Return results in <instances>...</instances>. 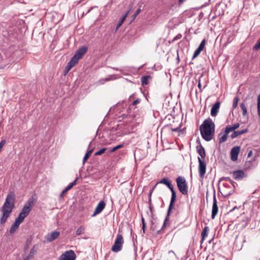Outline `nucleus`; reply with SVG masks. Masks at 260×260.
I'll use <instances>...</instances> for the list:
<instances>
[{
	"instance_id": "11",
	"label": "nucleus",
	"mask_w": 260,
	"mask_h": 260,
	"mask_svg": "<svg viewBox=\"0 0 260 260\" xmlns=\"http://www.w3.org/2000/svg\"><path fill=\"white\" fill-rule=\"evenodd\" d=\"M240 151V146H235L233 147L231 150V158L233 161L237 160L238 154Z\"/></svg>"
},
{
	"instance_id": "16",
	"label": "nucleus",
	"mask_w": 260,
	"mask_h": 260,
	"mask_svg": "<svg viewBox=\"0 0 260 260\" xmlns=\"http://www.w3.org/2000/svg\"><path fill=\"white\" fill-rule=\"evenodd\" d=\"M233 174L234 178L236 180H241L245 176V174L242 170L234 171Z\"/></svg>"
},
{
	"instance_id": "23",
	"label": "nucleus",
	"mask_w": 260,
	"mask_h": 260,
	"mask_svg": "<svg viewBox=\"0 0 260 260\" xmlns=\"http://www.w3.org/2000/svg\"><path fill=\"white\" fill-rule=\"evenodd\" d=\"M240 126V124L239 123H235L233 126L228 125L226 127V133H230L232 131H235L237 128H238Z\"/></svg>"
},
{
	"instance_id": "44",
	"label": "nucleus",
	"mask_w": 260,
	"mask_h": 260,
	"mask_svg": "<svg viewBox=\"0 0 260 260\" xmlns=\"http://www.w3.org/2000/svg\"><path fill=\"white\" fill-rule=\"evenodd\" d=\"M140 101H141V100L140 99H137V100H136L134 101H133V102L132 103V104L133 106L136 105L137 104H139L140 102Z\"/></svg>"
},
{
	"instance_id": "36",
	"label": "nucleus",
	"mask_w": 260,
	"mask_h": 260,
	"mask_svg": "<svg viewBox=\"0 0 260 260\" xmlns=\"http://www.w3.org/2000/svg\"><path fill=\"white\" fill-rule=\"evenodd\" d=\"M252 202L253 205V208H257L258 209L260 206V204L259 203V200L253 199Z\"/></svg>"
},
{
	"instance_id": "18",
	"label": "nucleus",
	"mask_w": 260,
	"mask_h": 260,
	"mask_svg": "<svg viewBox=\"0 0 260 260\" xmlns=\"http://www.w3.org/2000/svg\"><path fill=\"white\" fill-rule=\"evenodd\" d=\"M131 11V8L129 9V10H127V11L125 13V14L123 16V17L119 20L118 24H117L116 28L115 29V31H117L118 29L121 26L122 23H123L124 21L128 16V14L129 13L130 11Z\"/></svg>"
},
{
	"instance_id": "42",
	"label": "nucleus",
	"mask_w": 260,
	"mask_h": 260,
	"mask_svg": "<svg viewBox=\"0 0 260 260\" xmlns=\"http://www.w3.org/2000/svg\"><path fill=\"white\" fill-rule=\"evenodd\" d=\"M141 10L140 8H139L135 13V14L133 15V19H135L136 17L138 16V15L140 13Z\"/></svg>"
},
{
	"instance_id": "19",
	"label": "nucleus",
	"mask_w": 260,
	"mask_h": 260,
	"mask_svg": "<svg viewBox=\"0 0 260 260\" xmlns=\"http://www.w3.org/2000/svg\"><path fill=\"white\" fill-rule=\"evenodd\" d=\"M229 133H226V128L225 127V131H224V134H222V133H220L219 134V143L221 144L223 142H224L226 141L228 137V134Z\"/></svg>"
},
{
	"instance_id": "4",
	"label": "nucleus",
	"mask_w": 260,
	"mask_h": 260,
	"mask_svg": "<svg viewBox=\"0 0 260 260\" xmlns=\"http://www.w3.org/2000/svg\"><path fill=\"white\" fill-rule=\"evenodd\" d=\"M176 183L179 191L183 194L187 195L188 193V187L187 183L184 177L179 176L176 178Z\"/></svg>"
},
{
	"instance_id": "21",
	"label": "nucleus",
	"mask_w": 260,
	"mask_h": 260,
	"mask_svg": "<svg viewBox=\"0 0 260 260\" xmlns=\"http://www.w3.org/2000/svg\"><path fill=\"white\" fill-rule=\"evenodd\" d=\"M231 135V137L232 139H234L237 137L238 136L245 134L248 132V129L247 128L244 129L241 131H235Z\"/></svg>"
},
{
	"instance_id": "35",
	"label": "nucleus",
	"mask_w": 260,
	"mask_h": 260,
	"mask_svg": "<svg viewBox=\"0 0 260 260\" xmlns=\"http://www.w3.org/2000/svg\"><path fill=\"white\" fill-rule=\"evenodd\" d=\"M106 150H107L106 148H103L100 149V150H99L98 151L94 153V155L97 156V155H102L103 153H104L105 152V151Z\"/></svg>"
},
{
	"instance_id": "20",
	"label": "nucleus",
	"mask_w": 260,
	"mask_h": 260,
	"mask_svg": "<svg viewBox=\"0 0 260 260\" xmlns=\"http://www.w3.org/2000/svg\"><path fill=\"white\" fill-rule=\"evenodd\" d=\"M77 63L71 59L70 61L68 62L67 66L64 69V74H67L69 71L74 67H75Z\"/></svg>"
},
{
	"instance_id": "25",
	"label": "nucleus",
	"mask_w": 260,
	"mask_h": 260,
	"mask_svg": "<svg viewBox=\"0 0 260 260\" xmlns=\"http://www.w3.org/2000/svg\"><path fill=\"white\" fill-rule=\"evenodd\" d=\"M150 78V76H144L141 77V83L142 85H147L149 83L148 79Z\"/></svg>"
},
{
	"instance_id": "49",
	"label": "nucleus",
	"mask_w": 260,
	"mask_h": 260,
	"mask_svg": "<svg viewBox=\"0 0 260 260\" xmlns=\"http://www.w3.org/2000/svg\"><path fill=\"white\" fill-rule=\"evenodd\" d=\"M257 192V190H255V191L253 192V193H252V197H251V198H253V199L255 198V194Z\"/></svg>"
},
{
	"instance_id": "59",
	"label": "nucleus",
	"mask_w": 260,
	"mask_h": 260,
	"mask_svg": "<svg viewBox=\"0 0 260 260\" xmlns=\"http://www.w3.org/2000/svg\"><path fill=\"white\" fill-rule=\"evenodd\" d=\"M235 208H236V207H235V208H234L233 209L231 210H230V212H232L233 210H234Z\"/></svg>"
},
{
	"instance_id": "13",
	"label": "nucleus",
	"mask_w": 260,
	"mask_h": 260,
	"mask_svg": "<svg viewBox=\"0 0 260 260\" xmlns=\"http://www.w3.org/2000/svg\"><path fill=\"white\" fill-rule=\"evenodd\" d=\"M60 235V233L57 231H53L46 236L47 242H51L56 239Z\"/></svg>"
},
{
	"instance_id": "3",
	"label": "nucleus",
	"mask_w": 260,
	"mask_h": 260,
	"mask_svg": "<svg viewBox=\"0 0 260 260\" xmlns=\"http://www.w3.org/2000/svg\"><path fill=\"white\" fill-rule=\"evenodd\" d=\"M16 196L14 192H10L7 196L5 202L1 208L13 211L15 208Z\"/></svg>"
},
{
	"instance_id": "5",
	"label": "nucleus",
	"mask_w": 260,
	"mask_h": 260,
	"mask_svg": "<svg viewBox=\"0 0 260 260\" xmlns=\"http://www.w3.org/2000/svg\"><path fill=\"white\" fill-rule=\"evenodd\" d=\"M124 243V240L121 234H117L114 244L112 247L111 250L115 252H118L122 249Z\"/></svg>"
},
{
	"instance_id": "54",
	"label": "nucleus",
	"mask_w": 260,
	"mask_h": 260,
	"mask_svg": "<svg viewBox=\"0 0 260 260\" xmlns=\"http://www.w3.org/2000/svg\"><path fill=\"white\" fill-rule=\"evenodd\" d=\"M145 226H142V230L143 231V233H145Z\"/></svg>"
},
{
	"instance_id": "24",
	"label": "nucleus",
	"mask_w": 260,
	"mask_h": 260,
	"mask_svg": "<svg viewBox=\"0 0 260 260\" xmlns=\"http://www.w3.org/2000/svg\"><path fill=\"white\" fill-rule=\"evenodd\" d=\"M209 227L208 226H205L203 231L202 232V233H201V236H202V239H201V242H203V241L204 240V239H205V238L207 236V235H208V232L209 231Z\"/></svg>"
},
{
	"instance_id": "10",
	"label": "nucleus",
	"mask_w": 260,
	"mask_h": 260,
	"mask_svg": "<svg viewBox=\"0 0 260 260\" xmlns=\"http://www.w3.org/2000/svg\"><path fill=\"white\" fill-rule=\"evenodd\" d=\"M1 211L2 215L0 219V223L3 225L6 223L12 211L3 208H1Z\"/></svg>"
},
{
	"instance_id": "37",
	"label": "nucleus",
	"mask_w": 260,
	"mask_h": 260,
	"mask_svg": "<svg viewBox=\"0 0 260 260\" xmlns=\"http://www.w3.org/2000/svg\"><path fill=\"white\" fill-rule=\"evenodd\" d=\"M260 49V39L257 40L256 44L254 46L253 49L257 50Z\"/></svg>"
},
{
	"instance_id": "34",
	"label": "nucleus",
	"mask_w": 260,
	"mask_h": 260,
	"mask_svg": "<svg viewBox=\"0 0 260 260\" xmlns=\"http://www.w3.org/2000/svg\"><path fill=\"white\" fill-rule=\"evenodd\" d=\"M257 114L260 117V94L257 95Z\"/></svg>"
},
{
	"instance_id": "41",
	"label": "nucleus",
	"mask_w": 260,
	"mask_h": 260,
	"mask_svg": "<svg viewBox=\"0 0 260 260\" xmlns=\"http://www.w3.org/2000/svg\"><path fill=\"white\" fill-rule=\"evenodd\" d=\"M155 187V186H154L152 188V189L151 190L150 192V193L149 194V202H149V205H152V203H151V194H152V191H153V189H154Z\"/></svg>"
},
{
	"instance_id": "31",
	"label": "nucleus",
	"mask_w": 260,
	"mask_h": 260,
	"mask_svg": "<svg viewBox=\"0 0 260 260\" xmlns=\"http://www.w3.org/2000/svg\"><path fill=\"white\" fill-rule=\"evenodd\" d=\"M93 151V149L89 150L84 155L83 159V163H85V162L87 160V159L89 157L90 154Z\"/></svg>"
},
{
	"instance_id": "46",
	"label": "nucleus",
	"mask_w": 260,
	"mask_h": 260,
	"mask_svg": "<svg viewBox=\"0 0 260 260\" xmlns=\"http://www.w3.org/2000/svg\"><path fill=\"white\" fill-rule=\"evenodd\" d=\"M182 36L181 34H178L174 39V40L180 39L181 38Z\"/></svg>"
},
{
	"instance_id": "56",
	"label": "nucleus",
	"mask_w": 260,
	"mask_h": 260,
	"mask_svg": "<svg viewBox=\"0 0 260 260\" xmlns=\"http://www.w3.org/2000/svg\"><path fill=\"white\" fill-rule=\"evenodd\" d=\"M28 244H27V245H26V246L25 247V248H24V250H26L28 248Z\"/></svg>"
},
{
	"instance_id": "6",
	"label": "nucleus",
	"mask_w": 260,
	"mask_h": 260,
	"mask_svg": "<svg viewBox=\"0 0 260 260\" xmlns=\"http://www.w3.org/2000/svg\"><path fill=\"white\" fill-rule=\"evenodd\" d=\"M88 50L87 47L83 46L76 52L75 55L71 58L73 61L78 63L79 60L86 53Z\"/></svg>"
},
{
	"instance_id": "27",
	"label": "nucleus",
	"mask_w": 260,
	"mask_h": 260,
	"mask_svg": "<svg viewBox=\"0 0 260 260\" xmlns=\"http://www.w3.org/2000/svg\"><path fill=\"white\" fill-rule=\"evenodd\" d=\"M37 253V250L35 249V246H34L31 249L29 253L27 255L30 258H31L34 257V256Z\"/></svg>"
},
{
	"instance_id": "2",
	"label": "nucleus",
	"mask_w": 260,
	"mask_h": 260,
	"mask_svg": "<svg viewBox=\"0 0 260 260\" xmlns=\"http://www.w3.org/2000/svg\"><path fill=\"white\" fill-rule=\"evenodd\" d=\"M215 128V125L211 118L205 119L199 128L203 139L206 141H211L214 136Z\"/></svg>"
},
{
	"instance_id": "30",
	"label": "nucleus",
	"mask_w": 260,
	"mask_h": 260,
	"mask_svg": "<svg viewBox=\"0 0 260 260\" xmlns=\"http://www.w3.org/2000/svg\"><path fill=\"white\" fill-rule=\"evenodd\" d=\"M240 107L242 110V115L243 116H245L247 114V109L245 104L244 103H241Z\"/></svg>"
},
{
	"instance_id": "45",
	"label": "nucleus",
	"mask_w": 260,
	"mask_h": 260,
	"mask_svg": "<svg viewBox=\"0 0 260 260\" xmlns=\"http://www.w3.org/2000/svg\"><path fill=\"white\" fill-rule=\"evenodd\" d=\"M198 88H199L200 89V91L201 92L203 90V88H202V85H201V80L200 79H199V82H198Z\"/></svg>"
},
{
	"instance_id": "8",
	"label": "nucleus",
	"mask_w": 260,
	"mask_h": 260,
	"mask_svg": "<svg viewBox=\"0 0 260 260\" xmlns=\"http://www.w3.org/2000/svg\"><path fill=\"white\" fill-rule=\"evenodd\" d=\"M76 255L74 251L70 250L62 253L59 258V260H75Z\"/></svg>"
},
{
	"instance_id": "57",
	"label": "nucleus",
	"mask_w": 260,
	"mask_h": 260,
	"mask_svg": "<svg viewBox=\"0 0 260 260\" xmlns=\"http://www.w3.org/2000/svg\"><path fill=\"white\" fill-rule=\"evenodd\" d=\"M173 131H175V132H177L178 131V128H174L173 129Z\"/></svg>"
},
{
	"instance_id": "29",
	"label": "nucleus",
	"mask_w": 260,
	"mask_h": 260,
	"mask_svg": "<svg viewBox=\"0 0 260 260\" xmlns=\"http://www.w3.org/2000/svg\"><path fill=\"white\" fill-rule=\"evenodd\" d=\"M85 227L84 226H80L76 231V236H79L84 233Z\"/></svg>"
},
{
	"instance_id": "53",
	"label": "nucleus",
	"mask_w": 260,
	"mask_h": 260,
	"mask_svg": "<svg viewBox=\"0 0 260 260\" xmlns=\"http://www.w3.org/2000/svg\"><path fill=\"white\" fill-rule=\"evenodd\" d=\"M185 0H179V4H182Z\"/></svg>"
},
{
	"instance_id": "14",
	"label": "nucleus",
	"mask_w": 260,
	"mask_h": 260,
	"mask_svg": "<svg viewBox=\"0 0 260 260\" xmlns=\"http://www.w3.org/2000/svg\"><path fill=\"white\" fill-rule=\"evenodd\" d=\"M220 102L219 101H217L213 105L211 110V115L212 116H216L219 111L220 108Z\"/></svg>"
},
{
	"instance_id": "40",
	"label": "nucleus",
	"mask_w": 260,
	"mask_h": 260,
	"mask_svg": "<svg viewBox=\"0 0 260 260\" xmlns=\"http://www.w3.org/2000/svg\"><path fill=\"white\" fill-rule=\"evenodd\" d=\"M238 101H239V98L238 96H236L234 99V102H233V107L234 108H236V107L237 106Z\"/></svg>"
},
{
	"instance_id": "51",
	"label": "nucleus",
	"mask_w": 260,
	"mask_h": 260,
	"mask_svg": "<svg viewBox=\"0 0 260 260\" xmlns=\"http://www.w3.org/2000/svg\"><path fill=\"white\" fill-rule=\"evenodd\" d=\"M149 207L150 211H151V213H152V212H153V207H152V205H150Z\"/></svg>"
},
{
	"instance_id": "15",
	"label": "nucleus",
	"mask_w": 260,
	"mask_h": 260,
	"mask_svg": "<svg viewBox=\"0 0 260 260\" xmlns=\"http://www.w3.org/2000/svg\"><path fill=\"white\" fill-rule=\"evenodd\" d=\"M105 206L106 204L103 201H100L96 207L92 216H95V215L100 213L104 210Z\"/></svg>"
},
{
	"instance_id": "26",
	"label": "nucleus",
	"mask_w": 260,
	"mask_h": 260,
	"mask_svg": "<svg viewBox=\"0 0 260 260\" xmlns=\"http://www.w3.org/2000/svg\"><path fill=\"white\" fill-rule=\"evenodd\" d=\"M25 217H26L25 216L23 215V214L20 213L15 221L21 224L24 221Z\"/></svg>"
},
{
	"instance_id": "22",
	"label": "nucleus",
	"mask_w": 260,
	"mask_h": 260,
	"mask_svg": "<svg viewBox=\"0 0 260 260\" xmlns=\"http://www.w3.org/2000/svg\"><path fill=\"white\" fill-rule=\"evenodd\" d=\"M20 223L16 222V221L12 224L9 232L10 234H14L19 228Z\"/></svg>"
},
{
	"instance_id": "32",
	"label": "nucleus",
	"mask_w": 260,
	"mask_h": 260,
	"mask_svg": "<svg viewBox=\"0 0 260 260\" xmlns=\"http://www.w3.org/2000/svg\"><path fill=\"white\" fill-rule=\"evenodd\" d=\"M206 43V39H203L201 43H200L199 46L198 47V49H199L201 51L204 49V48L205 46Z\"/></svg>"
},
{
	"instance_id": "33",
	"label": "nucleus",
	"mask_w": 260,
	"mask_h": 260,
	"mask_svg": "<svg viewBox=\"0 0 260 260\" xmlns=\"http://www.w3.org/2000/svg\"><path fill=\"white\" fill-rule=\"evenodd\" d=\"M124 146V145L123 144H119V145H118L116 146H115L114 147H113L112 149H111L110 150V152H114L115 151L119 149H120L121 148H123Z\"/></svg>"
},
{
	"instance_id": "9",
	"label": "nucleus",
	"mask_w": 260,
	"mask_h": 260,
	"mask_svg": "<svg viewBox=\"0 0 260 260\" xmlns=\"http://www.w3.org/2000/svg\"><path fill=\"white\" fill-rule=\"evenodd\" d=\"M198 159L199 161V175L200 178H203L206 171V164L204 161V160H202L200 157H198Z\"/></svg>"
},
{
	"instance_id": "55",
	"label": "nucleus",
	"mask_w": 260,
	"mask_h": 260,
	"mask_svg": "<svg viewBox=\"0 0 260 260\" xmlns=\"http://www.w3.org/2000/svg\"><path fill=\"white\" fill-rule=\"evenodd\" d=\"M30 259V258H29L28 257H27V256L24 258L23 260H29Z\"/></svg>"
},
{
	"instance_id": "48",
	"label": "nucleus",
	"mask_w": 260,
	"mask_h": 260,
	"mask_svg": "<svg viewBox=\"0 0 260 260\" xmlns=\"http://www.w3.org/2000/svg\"><path fill=\"white\" fill-rule=\"evenodd\" d=\"M252 154H253V151L252 150L249 151L248 153V157H250L252 155Z\"/></svg>"
},
{
	"instance_id": "58",
	"label": "nucleus",
	"mask_w": 260,
	"mask_h": 260,
	"mask_svg": "<svg viewBox=\"0 0 260 260\" xmlns=\"http://www.w3.org/2000/svg\"><path fill=\"white\" fill-rule=\"evenodd\" d=\"M247 220H246V221H245V224H243V225H244V226L246 225L247 224Z\"/></svg>"
},
{
	"instance_id": "39",
	"label": "nucleus",
	"mask_w": 260,
	"mask_h": 260,
	"mask_svg": "<svg viewBox=\"0 0 260 260\" xmlns=\"http://www.w3.org/2000/svg\"><path fill=\"white\" fill-rule=\"evenodd\" d=\"M201 51L199 49H197L194 52V53H193V55L192 56V59H193L194 58H195L196 57H197L199 54L200 53H201Z\"/></svg>"
},
{
	"instance_id": "38",
	"label": "nucleus",
	"mask_w": 260,
	"mask_h": 260,
	"mask_svg": "<svg viewBox=\"0 0 260 260\" xmlns=\"http://www.w3.org/2000/svg\"><path fill=\"white\" fill-rule=\"evenodd\" d=\"M79 178L77 177L76 179L72 183H70L67 186L70 188V189H71L74 186H75L76 184L77 181H78Z\"/></svg>"
},
{
	"instance_id": "43",
	"label": "nucleus",
	"mask_w": 260,
	"mask_h": 260,
	"mask_svg": "<svg viewBox=\"0 0 260 260\" xmlns=\"http://www.w3.org/2000/svg\"><path fill=\"white\" fill-rule=\"evenodd\" d=\"M6 144V140H3L0 142V149L2 150L4 145Z\"/></svg>"
},
{
	"instance_id": "52",
	"label": "nucleus",
	"mask_w": 260,
	"mask_h": 260,
	"mask_svg": "<svg viewBox=\"0 0 260 260\" xmlns=\"http://www.w3.org/2000/svg\"><path fill=\"white\" fill-rule=\"evenodd\" d=\"M64 190L67 192L68 190H70V188H69L68 186H67L64 189Z\"/></svg>"
},
{
	"instance_id": "7",
	"label": "nucleus",
	"mask_w": 260,
	"mask_h": 260,
	"mask_svg": "<svg viewBox=\"0 0 260 260\" xmlns=\"http://www.w3.org/2000/svg\"><path fill=\"white\" fill-rule=\"evenodd\" d=\"M34 204V200L32 198L29 199L27 203L24 205L20 213L23 214V215L27 217L29 214L31 210L32 207Z\"/></svg>"
},
{
	"instance_id": "50",
	"label": "nucleus",
	"mask_w": 260,
	"mask_h": 260,
	"mask_svg": "<svg viewBox=\"0 0 260 260\" xmlns=\"http://www.w3.org/2000/svg\"><path fill=\"white\" fill-rule=\"evenodd\" d=\"M142 226H146V224L145 223V220L143 217H142Z\"/></svg>"
},
{
	"instance_id": "47",
	"label": "nucleus",
	"mask_w": 260,
	"mask_h": 260,
	"mask_svg": "<svg viewBox=\"0 0 260 260\" xmlns=\"http://www.w3.org/2000/svg\"><path fill=\"white\" fill-rule=\"evenodd\" d=\"M67 192L64 190V189H63L62 192H61V193L60 194V198H61L63 197L64 194L66 193Z\"/></svg>"
},
{
	"instance_id": "17",
	"label": "nucleus",
	"mask_w": 260,
	"mask_h": 260,
	"mask_svg": "<svg viewBox=\"0 0 260 260\" xmlns=\"http://www.w3.org/2000/svg\"><path fill=\"white\" fill-rule=\"evenodd\" d=\"M197 153L200 155L201 158L204 160L206 157V152L203 146L200 144L199 145L196 147Z\"/></svg>"
},
{
	"instance_id": "28",
	"label": "nucleus",
	"mask_w": 260,
	"mask_h": 260,
	"mask_svg": "<svg viewBox=\"0 0 260 260\" xmlns=\"http://www.w3.org/2000/svg\"><path fill=\"white\" fill-rule=\"evenodd\" d=\"M223 180L229 182L234 187H235L234 184L235 183V182L232 180L230 177H223L220 179V181Z\"/></svg>"
},
{
	"instance_id": "1",
	"label": "nucleus",
	"mask_w": 260,
	"mask_h": 260,
	"mask_svg": "<svg viewBox=\"0 0 260 260\" xmlns=\"http://www.w3.org/2000/svg\"><path fill=\"white\" fill-rule=\"evenodd\" d=\"M158 183H161L166 185L170 189L172 193L171 201L167 211V214L164 222L160 230H159L157 231V233L159 234L161 233V232L165 229L167 225V222L169 220V216L170 215L171 210L173 208L175 202L176 200V194L175 190L174 189L173 185L171 184V181H170L167 178H162L157 183V184Z\"/></svg>"
},
{
	"instance_id": "60",
	"label": "nucleus",
	"mask_w": 260,
	"mask_h": 260,
	"mask_svg": "<svg viewBox=\"0 0 260 260\" xmlns=\"http://www.w3.org/2000/svg\"><path fill=\"white\" fill-rule=\"evenodd\" d=\"M206 85H205V86H204V88H205L206 87Z\"/></svg>"
},
{
	"instance_id": "12",
	"label": "nucleus",
	"mask_w": 260,
	"mask_h": 260,
	"mask_svg": "<svg viewBox=\"0 0 260 260\" xmlns=\"http://www.w3.org/2000/svg\"><path fill=\"white\" fill-rule=\"evenodd\" d=\"M218 211V208L217 206V202L216 199L215 194L214 193L213 196V203L212 205V215L211 218L212 219H214L215 216L217 215Z\"/></svg>"
}]
</instances>
